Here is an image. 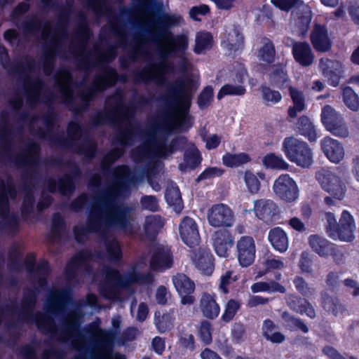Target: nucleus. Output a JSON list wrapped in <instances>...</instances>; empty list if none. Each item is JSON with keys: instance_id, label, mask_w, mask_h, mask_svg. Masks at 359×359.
Listing matches in <instances>:
<instances>
[{"instance_id": "9b49d317", "label": "nucleus", "mask_w": 359, "mask_h": 359, "mask_svg": "<svg viewBox=\"0 0 359 359\" xmlns=\"http://www.w3.org/2000/svg\"><path fill=\"white\" fill-rule=\"evenodd\" d=\"M43 121L46 126V131L39 128L37 135L41 139L46 140L60 148H69L71 142L62 135H55L53 129L57 121V113L53 106L48 107V111L43 116Z\"/></svg>"}, {"instance_id": "4be33fe9", "label": "nucleus", "mask_w": 359, "mask_h": 359, "mask_svg": "<svg viewBox=\"0 0 359 359\" xmlns=\"http://www.w3.org/2000/svg\"><path fill=\"white\" fill-rule=\"evenodd\" d=\"M172 264L173 256L170 248L160 245L154 250L149 261V266L152 271H163L170 269Z\"/></svg>"}, {"instance_id": "a878e982", "label": "nucleus", "mask_w": 359, "mask_h": 359, "mask_svg": "<svg viewBox=\"0 0 359 359\" xmlns=\"http://www.w3.org/2000/svg\"><path fill=\"white\" fill-rule=\"evenodd\" d=\"M235 243L231 232L223 229L216 231L213 236V247L216 254L221 257H228L231 248Z\"/></svg>"}, {"instance_id": "bf43d9fd", "label": "nucleus", "mask_w": 359, "mask_h": 359, "mask_svg": "<svg viewBox=\"0 0 359 359\" xmlns=\"http://www.w3.org/2000/svg\"><path fill=\"white\" fill-rule=\"evenodd\" d=\"M44 54L43 63L55 65V57L61 49V44L57 39L50 41L48 44L43 45Z\"/></svg>"}, {"instance_id": "c756f323", "label": "nucleus", "mask_w": 359, "mask_h": 359, "mask_svg": "<svg viewBox=\"0 0 359 359\" xmlns=\"http://www.w3.org/2000/svg\"><path fill=\"white\" fill-rule=\"evenodd\" d=\"M323 152L327 159L334 163H338L344 157V149L341 143L329 136L320 141Z\"/></svg>"}, {"instance_id": "c85d7f7f", "label": "nucleus", "mask_w": 359, "mask_h": 359, "mask_svg": "<svg viewBox=\"0 0 359 359\" xmlns=\"http://www.w3.org/2000/svg\"><path fill=\"white\" fill-rule=\"evenodd\" d=\"M193 262L196 269L203 275L210 276L215 269V257L211 250L199 248L194 253Z\"/></svg>"}, {"instance_id": "423d86ee", "label": "nucleus", "mask_w": 359, "mask_h": 359, "mask_svg": "<svg viewBox=\"0 0 359 359\" xmlns=\"http://www.w3.org/2000/svg\"><path fill=\"white\" fill-rule=\"evenodd\" d=\"M165 116L163 121L155 123L152 127V133H148L147 137L152 146L155 147L161 157H166L177 151L183 150L188 142L185 136H177L172 138L170 142L166 143L168 135L171 133V125Z\"/></svg>"}, {"instance_id": "37998d69", "label": "nucleus", "mask_w": 359, "mask_h": 359, "mask_svg": "<svg viewBox=\"0 0 359 359\" xmlns=\"http://www.w3.org/2000/svg\"><path fill=\"white\" fill-rule=\"evenodd\" d=\"M175 309H170L169 311L163 313L159 311L155 312L154 324L159 332L165 333L172 329L175 320Z\"/></svg>"}, {"instance_id": "4d7b16f0", "label": "nucleus", "mask_w": 359, "mask_h": 359, "mask_svg": "<svg viewBox=\"0 0 359 359\" xmlns=\"http://www.w3.org/2000/svg\"><path fill=\"white\" fill-rule=\"evenodd\" d=\"M65 330L61 332L60 335L63 340L65 339L67 336L72 335L81 339L83 335L81 332V322L79 319L72 316L64 323Z\"/></svg>"}, {"instance_id": "1a4fd4ad", "label": "nucleus", "mask_w": 359, "mask_h": 359, "mask_svg": "<svg viewBox=\"0 0 359 359\" xmlns=\"http://www.w3.org/2000/svg\"><path fill=\"white\" fill-rule=\"evenodd\" d=\"M321 123L333 135L345 138L349 132L342 115L331 105H325L320 114Z\"/></svg>"}, {"instance_id": "3c124183", "label": "nucleus", "mask_w": 359, "mask_h": 359, "mask_svg": "<svg viewBox=\"0 0 359 359\" xmlns=\"http://www.w3.org/2000/svg\"><path fill=\"white\" fill-rule=\"evenodd\" d=\"M163 226V222L161 216H147L144 226L146 236L150 240L155 239Z\"/></svg>"}, {"instance_id": "0e129e2a", "label": "nucleus", "mask_w": 359, "mask_h": 359, "mask_svg": "<svg viewBox=\"0 0 359 359\" xmlns=\"http://www.w3.org/2000/svg\"><path fill=\"white\" fill-rule=\"evenodd\" d=\"M241 303L236 299H230L228 300L224 313L221 316V320L226 323L231 321L241 309Z\"/></svg>"}, {"instance_id": "a18cd8bd", "label": "nucleus", "mask_w": 359, "mask_h": 359, "mask_svg": "<svg viewBox=\"0 0 359 359\" xmlns=\"http://www.w3.org/2000/svg\"><path fill=\"white\" fill-rule=\"evenodd\" d=\"M83 140V142L75 145L74 152L83 156L86 161H91L97 154V143L93 138L89 137L84 138Z\"/></svg>"}, {"instance_id": "e2e57ef3", "label": "nucleus", "mask_w": 359, "mask_h": 359, "mask_svg": "<svg viewBox=\"0 0 359 359\" xmlns=\"http://www.w3.org/2000/svg\"><path fill=\"white\" fill-rule=\"evenodd\" d=\"M343 101L345 105L351 111H357L359 109V97L354 90L349 86L343 89Z\"/></svg>"}, {"instance_id": "de8ad7c7", "label": "nucleus", "mask_w": 359, "mask_h": 359, "mask_svg": "<svg viewBox=\"0 0 359 359\" xmlns=\"http://www.w3.org/2000/svg\"><path fill=\"white\" fill-rule=\"evenodd\" d=\"M140 130V128L137 124L135 126L129 125L128 127L119 130L116 133L114 137V142L122 147L131 145L133 143L135 135L137 134Z\"/></svg>"}, {"instance_id": "2eb2a0df", "label": "nucleus", "mask_w": 359, "mask_h": 359, "mask_svg": "<svg viewBox=\"0 0 359 359\" xmlns=\"http://www.w3.org/2000/svg\"><path fill=\"white\" fill-rule=\"evenodd\" d=\"M273 189L276 195L285 202L290 203L298 198V187L288 174L280 175L275 180Z\"/></svg>"}, {"instance_id": "f704fd0d", "label": "nucleus", "mask_w": 359, "mask_h": 359, "mask_svg": "<svg viewBox=\"0 0 359 359\" xmlns=\"http://www.w3.org/2000/svg\"><path fill=\"white\" fill-rule=\"evenodd\" d=\"M92 253L88 249L76 252L66 264L65 273L68 280L76 278L78 269L92 259Z\"/></svg>"}, {"instance_id": "6e6552de", "label": "nucleus", "mask_w": 359, "mask_h": 359, "mask_svg": "<svg viewBox=\"0 0 359 359\" xmlns=\"http://www.w3.org/2000/svg\"><path fill=\"white\" fill-rule=\"evenodd\" d=\"M36 304L22 299L21 310L19 312L20 319L27 322H35L38 328L54 335L57 334V327L53 319L42 313L34 314Z\"/></svg>"}, {"instance_id": "dca6fc26", "label": "nucleus", "mask_w": 359, "mask_h": 359, "mask_svg": "<svg viewBox=\"0 0 359 359\" xmlns=\"http://www.w3.org/2000/svg\"><path fill=\"white\" fill-rule=\"evenodd\" d=\"M355 229V220L353 215L346 210L341 212L337 226L330 233V238L344 242H351L354 240Z\"/></svg>"}, {"instance_id": "a211bd4d", "label": "nucleus", "mask_w": 359, "mask_h": 359, "mask_svg": "<svg viewBox=\"0 0 359 359\" xmlns=\"http://www.w3.org/2000/svg\"><path fill=\"white\" fill-rule=\"evenodd\" d=\"M309 38L311 43L316 52L326 53L332 49L333 41L326 25L315 23Z\"/></svg>"}, {"instance_id": "69168bd1", "label": "nucleus", "mask_w": 359, "mask_h": 359, "mask_svg": "<svg viewBox=\"0 0 359 359\" xmlns=\"http://www.w3.org/2000/svg\"><path fill=\"white\" fill-rule=\"evenodd\" d=\"M246 93V89L241 85L225 84L219 89L217 95V98L219 100L227 95H243Z\"/></svg>"}, {"instance_id": "09e8293b", "label": "nucleus", "mask_w": 359, "mask_h": 359, "mask_svg": "<svg viewBox=\"0 0 359 359\" xmlns=\"http://www.w3.org/2000/svg\"><path fill=\"white\" fill-rule=\"evenodd\" d=\"M309 242L311 249L319 256L325 257L329 256L333 243L318 235H311Z\"/></svg>"}, {"instance_id": "79ce46f5", "label": "nucleus", "mask_w": 359, "mask_h": 359, "mask_svg": "<svg viewBox=\"0 0 359 359\" xmlns=\"http://www.w3.org/2000/svg\"><path fill=\"white\" fill-rule=\"evenodd\" d=\"M295 130L299 135L305 137L310 142H316L318 138L316 126L306 115L299 117L295 123Z\"/></svg>"}, {"instance_id": "864d4df0", "label": "nucleus", "mask_w": 359, "mask_h": 359, "mask_svg": "<svg viewBox=\"0 0 359 359\" xmlns=\"http://www.w3.org/2000/svg\"><path fill=\"white\" fill-rule=\"evenodd\" d=\"M109 231L104 238H102L104 241L105 249L107 254L109 260L114 262H118L121 260L123 257V252L121 245L118 240L113 238L109 240Z\"/></svg>"}, {"instance_id": "f03ea898", "label": "nucleus", "mask_w": 359, "mask_h": 359, "mask_svg": "<svg viewBox=\"0 0 359 359\" xmlns=\"http://www.w3.org/2000/svg\"><path fill=\"white\" fill-rule=\"evenodd\" d=\"M100 201L111 210V213L102 217L98 208H92L88 215L86 226L73 227L74 238L78 243H83L88 233H98L102 238H104L108 233V228L111 227L124 232L132 231L131 209L129 206L116 205L114 195L109 191L103 193Z\"/></svg>"}, {"instance_id": "f257e3e1", "label": "nucleus", "mask_w": 359, "mask_h": 359, "mask_svg": "<svg viewBox=\"0 0 359 359\" xmlns=\"http://www.w3.org/2000/svg\"><path fill=\"white\" fill-rule=\"evenodd\" d=\"M182 19L180 15L167 13L156 15L154 21L156 27L154 30L147 31L148 39L155 43L163 40L168 42V46L163 50H158V62L133 72L135 83H148L153 81L158 86L166 84V75L175 71V65L168 60L169 57H182L184 61L181 64V69H186L184 55L189 48L188 36L184 34H173L171 32V28L179 25Z\"/></svg>"}, {"instance_id": "338daca9", "label": "nucleus", "mask_w": 359, "mask_h": 359, "mask_svg": "<svg viewBox=\"0 0 359 359\" xmlns=\"http://www.w3.org/2000/svg\"><path fill=\"white\" fill-rule=\"evenodd\" d=\"M59 88L61 93V97L64 100V103L66 105L72 106L73 107L72 111L74 116H78L81 113L86 111L85 110H81L79 108V105L74 104V97L72 89L63 86H59Z\"/></svg>"}, {"instance_id": "e433bc0d", "label": "nucleus", "mask_w": 359, "mask_h": 359, "mask_svg": "<svg viewBox=\"0 0 359 359\" xmlns=\"http://www.w3.org/2000/svg\"><path fill=\"white\" fill-rule=\"evenodd\" d=\"M287 304L291 310L301 315H306L313 319L316 311L312 304L305 298L295 294H290L287 298Z\"/></svg>"}, {"instance_id": "c03bdc74", "label": "nucleus", "mask_w": 359, "mask_h": 359, "mask_svg": "<svg viewBox=\"0 0 359 359\" xmlns=\"http://www.w3.org/2000/svg\"><path fill=\"white\" fill-rule=\"evenodd\" d=\"M269 79L271 86L280 89L287 88L290 81L285 67L281 63L272 66V72L269 74Z\"/></svg>"}, {"instance_id": "774afa93", "label": "nucleus", "mask_w": 359, "mask_h": 359, "mask_svg": "<svg viewBox=\"0 0 359 359\" xmlns=\"http://www.w3.org/2000/svg\"><path fill=\"white\" fill-rule=\"evenodd\" d=\"M66 230V223L60 213H55L52 219L51 233L55 238L60 239L62 233Z\"/></svg>"}, {"instance_id": "b1692460", "label": "nucleus", "mask_w": 359, "mask_h": 359, "mask_svg": "<svg viewBox=\"0 0 359 359\" xmlns=\"http://www.w3.org/2000/svg\"><path fill=\"white\" fill-rule=\"evenodd\" d=\"M180 235L184 242L189 248L197 245L200 241L199 232L195 220L190 217H184L180 226Z\"/></svg>"}, {"instance_id": "6ab92c4d", "label": "nucleus", "mask_w": 359, "mask_h": 359, "mask_svg": "<svg viewBox=\"0 0 359 359\" xmlns=\"http://www.w3.org/2000/svg\"><path fill=\"white\" fill-rule=\"evenodd\" d=\"M256 245L252 236H243L236 242V255L242 267H248L255 259Z\"/></svg>"}, {"instance_id": "39448f33", "label": "nucleus", "mask_w": 359, "mask_h": 359, "mask_svg": "<svg viewBox=\"0 0 359 359\" xmlns=\"http://www.w3.org/2000/svg\"><path fill=\"white\" fill-rule=\"evenodd\" d=\"M135 112V107L125 104L123 90L117 89L113 94L106 97L104 111L97 112L92 116L90 123L93 127L106 124L119 126L133 117Z\"/></svg>"}, {"instance_id": "ea45409f", "label": "nucleus", "mask_w": 359, "mask_h": 359, "mask_svg": "<svg viewBox=\"0 0 359 359\" xmlns=\"http://www.w3.org/2000/svg\"><path fill=\"white\" fill-rule=\"evenodd\" d=\"M72 300V290L69 288L58 290L53 294L48 304V310L53 313L62 312Z\"/></svg>"}, {"instance_id": "20e7f679", "label": "nucleus", "mask_w": 359, "mask_h": 359, "mask_svg": "<svg viewBox=\"0 0 359 359\" xmlns=\"http://www.w3.org/2000/svg\"><path fill=\"white\" fill-rule=\"evenodd\" d=\"M194 85L192 79H177L170 87V95L164 97L169 106L176 107L180 115L179 121L173 125L177 131L186 133L193 126V117L189 111L194 97Z\"/></svg>"}, {"instance_id": "052dcab7", "label": "nucleus", "mask_w": 359, "mask_h": 359, "mask_svg": "<svg viewBox=\"0 0 359 359\" xmlns=\"http://www.w3.org/2000/svg\"><path fill=\"white\" fill-rule=\"evenodd\" d=\"M262 161L267 168L287 170L290 166L282 156H277L274 153L266 154Z\"/></svg>"}, {"instance_id": "6e6d98bb", "label": "nucleus", "mask_w": 359, "mask_h": 359, "mask_svg": "<svg viewBox=\"0 0 359 359\" xmlns=\"http://www.w3.org/2000/svg\"><path fill=\"white\" fill-rule=\"evenodd\" d=\"M223 164L228 168H237L243 164H246L251 161L249 154L245 152L239 154L226 153L222 156Z\"/></svg>"}, {"instance_id": "7ed1b4c3", "label": "nucleus", "mask_w": 359, "mask_h": 359, "mask_svg": "<svg viewBox=\"0 0 359 359\" xmlns=\"http://www.w3.org/2000/svg\"><path fill=\"white\" fill-rule=\"evenodd\" d=\"M104 281L100 285V293L106 299L116 298L123 289H127L133 284L151 285L154 282V276L151 272L141 273L135 270L122 275L121 272L110 266H105L102 269Z\"/></svg>"}, {"instance_id": "8fccbe9b", "label": "nucleus", "mask_w": 359, "mask_h": 359, "mask_svg": "<svg viewBox=\"0 0 359 359\" xmlns=\"http://www.w3.org/2000/svg\"><path fill=\"white\" fill-rule=\"evenodd\" d=\"M276 325L271 319H266L263 322L262 335L273 344H280L285 339V336L280 332H275Z\"/></svg>"}, {"instance_id": "a19ab883", "label": "nucleus", "mask_w": 359, "mask_h": 359, "mask_svg": "<svg viewBox=\"0 0 359 359\" xmlns=\"http://www.w3.org/2000/svg\"><path fill=\"white\" fill-rule=\"evenodd\" d=\"M66 165L71 168L70 172L63 175L59 178L60 188H67L73 194L76 189V180L81 176L80 167L74 162L67 161Z\"/></svg>"}, {"instance_id": "aec40b11", "label": "nucleus", "mask_w": 359, "mask_h": 359, "mask_svg": "<svg viewBox=\"0 0 359 359\" xmlns=\"http://www.w3.org/2000/svg\"><path fill=\"white\" fill-rule=\"evenodd\" d=\"M175 287L178 292L182 305H192L196 298L193 295L196 285L194 282L187 275L178 273L172 278Z\"/></svg>"}, {"instance_id": "412c9836", "label": "nucleus", "mask_w": 359, "mask_h": 359, "mask_svg": "<svg viewBox=\"0 0 359 359\" xmlns=\"http://www.w3.org/2000/svg\"><path fill=\"white\" fill-rule=\"evenodd\" d=\"M78 19L80 22L79 27L75 33L74 43L72 48L75 53L82 55L93 36V31L88 25L87 17L84 13H80Z\"/></svg>"}, {"instance_id": "7c9ffc66", "label": "nucleus", "mask_w": 359, "mask_h": 359, "mask_svg": "<svg viewBox=\"0 0 359 359\" xmlns=\"http://www.w3.org/2000/svg\"><path fill=\"white\" fill-rule=\"evenodd\" d=\"M199 309L204 318L208 320L216 319L220 313V306L217 302L215 294L203 292L199 301Z\"/></svg>"}, {"instance_id": "9d476101", "label": "nucleus", "mask_w": 359, "mask_h": 359, "mask_svg": "<svg viewBox=\"0 0 359 359\" xmlns=\"http://www.w3.org/2000/svg\"><path fill=\"white\" fill-rule=\"evenodd\" d=\"M112 165V163L106 161L105 157H103L100 162L101 170L103 174L111 172L115 185L119 189H126L129 184H136L141 181V177L132 173L128 165H118L113 170L111 169Z\"/></svg>"}, {"instance_id": "f3484780", "label": "nucleus", "mask_w": 359, "mask_h": 359, "mask_svg": "<svg viewBox=\"0 0 359 359\" xmlns=\"http://www.w3.org/2000/svg\"><path fill=\"white\" fill-rule=\"evenodd\" d=\"M208 219L213 227H231L235 220L232 210L223 203L215 204L208 210Z\"/></svg>"}, {"instance_id": "72a5a7b5", "label": "nucleus", "mask_w": 359, "mask_h": 359, "mask_svg": "<svg viewBox=\"0 0 359 359\" xmlns=\"http://www.w3.org/2000/svg\"><path fill=\"white\" fill-rule=\"evenodd\" d=\"M28 175L22 174V180L24 184L22 186V190L25 192V196L20 208L21 217L24 220H27L30 214L34 212V207L35 204V197L32 191V186L28 180Z\"/></svg>"}, {"instance_id": "473e14b6", "label": "nucleus", "mask_w": 359, "mask_h": 359, "mask_svg": "<svg viewBox=\"0 0 359 359\" xmlns=\"http://www.w3.org/2000/svg\"><path fill=\"white\" fill-rule=\"evenodd\" d=\"M117 56V50L114 46L109 45L106 50L100 53L99 59L96 63H93L89 57V55L79 60L77 67L79 69H83L87 72L90 67L93 65L103 67L108 65L109 63L113 62Z\"/></svg>"}, {"instance_id": "603ef678", "label": "nucleus", "mask_w": 359, "mask_h": 359, "mask_svg": "<svg viewBox=\"0 0 359 359\" xmlns=\"http://www.w3.org/2000/svg\"><path fill=\"white\" fill-rule=\"evenodd\" d=\"M263 45L258 50V57L267 64H273L276 59V50L273 42L264 37L262 39Z\"/></svg>"}, {"instance_id": "bb28decb", "label": "nucleus", "mask_w": 359, "mask_h": 359, "mask_svg": "<svg viewBox=\"0 0 359 359\" xmlns=\"http://www.w3.org/2000/svg\"><path fill=\"white\" fill-rule=\"evenodd\" d=\"M320 65L328 83L333 87L339 86L344 73L342 63L337 60L326 58L325 60H320Z\"/></svg>"}, {"instance_id": "13d9d810", "label": "nucleus", "mask_w": 359, "mask_h": 359, "mask_svg": "<svg viewBox=\"0 0 359 359\" xmlns=\"http://www.w3.org/2000/svg\"><path fill=\"white\" fill-rule=\"evenodd\" d=\"M165 199L168 205L172 207L175 212H180L182 211L183 202L178 187L167 189L165 193Z\"/></svg>"}, {"instance_id": "5fc2aeb1", "label": "nucleus", "mask_w": 359, "mask_h": 359, "mask_svg": "<svg viewBox=\"0 0 359 359\" xmlns=\"http://www.w3.org/2000/svg\"><path fill=\"white\" fill-rule=\"evenodd\" d=\"M213 46V37L209 32H201L197 33L195 40L194 52L200 55L210 50Z\"/></svg>"}, {"instance_id": "0eeeda50", "label": "nucleus", "mask_w": 359, "mask_h": 359, "mask_svg": "<svg viewBox=\"0 0 359 359\" xmlns=\"http://www.w3.org/2000/svg\"><path fill=\"white\" fill-rule=\"evenodd\" d=\"M282 151L290 162L303 168H309L313 163V153L308 143L293 136L284 139Z\"/></svg>"}, {"instance_id": "cd10ccee", "label": "nucleus", "mask_w": 359, "mask_h": 359, "mask_svg": "<svg viewBox=\"0 0 359 359\" xmlns=\"http://www.w3.org/2000/svg\"><path fill=\"white\" fill-rule=\"evenodd\" d=\"M0 217L4 220L1 227L11 232L16 233L20 227L18 214L10 212V203L6 194H0Z\"/></svg>"}, {"instance_id": "ddd939ff", "label": "nucleus", "mask_w": 359, "mask_h": 359, "mask_svg": "<svg viewBox=\"0 0 359 359\" xmlns=\"http://www.w3.org/2000/svg\"><path fill=\"white\" fill-rule=\"evenodd\" d=\"M316 177L323 190L333 198L341 200L345 196L346 186L340 177L330 170H323L316 173Z\"/></svg>"}, {"instance_id": "4c0bfd02", "label": "nucleus", "mask_w": 359, "mask_h": 359, "mask_svg": "<svg viewBox=\"0 0 359 359\" xmlns=\"http://www.w3.org/2000/svg\"><path fill=\"white\" fill-rule=\"evenodd\" d=\"M45 83L40 77L30 79L25 82L27 102L30 106L36 105L40 100V92L45 88Z\"/></svg>"}, {"instance_id": "f8f14e48", "label": "nucleus", "mask_w": 359, "mask_h": 359, "mask_svg": "<svg viewBox=\"0 0 359 359\" xmlns=\"http://www.w3.org/2000/svg\"><path fill=\"white\" fill-rule=\"evenodd\" d=\"M84 331L89 335L97 336V345L101 351V355L107 359H126V356L121 353H112V337L113 335L109 332H106L99 327V325L95 323H90Z\"/></svg>"}, {"instance_id": "c9c22d12", "label": "nucleus", "mask_w": 359, "mask_h": 359, "mask_svg": "<svg viewBox=\"0 0 359 359\" xmlns=\"http://www.w3.org/2000/svg\"><path fill=\"white\" fill-rule=\"evenodd\" d=\"M41 1L46 7H51L60 11L55 32L61 39H65L68 36L67 27L69 22L71 9L52 4L53 0H41Z\"/></svg>"}, {"instance_id": "393cba45", "label": "nucleus", "mask_w": 359, "mask_h": 359, "mask_svg": "<svg viewBox=\"0 0 359 359\" xmlns=\"http://www.w3.org/2000/svg\"><path fill=\"white\" fill-rule=\"evenodd\" d=\"M253 211L255 216L265 222H272L278 217V206L269 199H259L254 201Z\"/></svg>"}, {"instance_id": "4468645a", "label": "nucleus", "mask_w": 359, "mask_h": 359, "mask_svg": "<svg viewBox=\"0 0 359 359\" xmlns=\"http://www.w3.org/2000/svg\"><path fill=\"white\" fill-rule=\"evenodd\" d=\"M100 67L102 74L95 75L91 83V86L99 93L114 86L118 81L126 82L127 76L125 74H118L116 68L109 65H103Z\"/></svg>"}, {"instance_id": "58836bf2", "label": "nucleus", "mask_w": 359, "mask_h": 359, "mask_svg": "<svg viewBox=\"0 0 359 359\" xmlns=\"http://www.w3.org/2000/svg\"><path fill=\"white\" fill-rule=\"evenodd\" d=\"M0 61L4 69L9 70L11 74H25L26 67L31 69L34 66V60H27L26 67L23 62H18L17 65L11 66V60L8 49L3 45H0Z\"/></svg>"}, {"instance_id": "5701e85b", "label": "nucleus", "mask_w": 359, "mask_h": 359, "mask_svg": "<svg viewBox=\"0 0 359 359\" xmlns=\"http://www.w3.org/2000/svg\"><path fill=\"white\" fill-rule=\"evenodd\" d=\"M40 145L32 140L26 144V149L13 160L18 167L36 166L39 162Z\"/></svg>"}, {"instance_id": "49530a36", "label": "nucleus", "mask_w": 359, "mask_h": 359, "mask_svg": "<svg viewBox=\"0 0 359 359\" xmlns=\"http://www.w3.org/2000/svg\"><path fill=\"white\" fill-rule=\"evenodd\" d=\"M268 238L273 248L280 252H285L288 248V238L285 231L280 227L271 229Z\"/></svg>"}, {"instance_id": "2f4dec72", "label": "nucleus", "mask_w": 359, "mask_h": 359, "mask_svg": "<svg viewBox=\"0 0 359 359\" xmlns=\"http://www.w3.org/2000/svg\"><path fill=\"white\" fill-rule=\"evenodd\" d=\"M292 53L294 60L302 67H309L314 62L315 55L306 41H294L292 46Z\"/></svg>"}, {"instance_id": "680f3d73", "label": "nucleus", "mask_w": 359, "mask_h": 359, "mask_svg": "<svg viewBox=\"0 0 359 359\" xmlns=\"http://www.w3.org/2000/svg\"><path fill=\"white\" fill-rule=\"evenodd\" d=\"M37 274L40 275L38 278V287L41 289H46L48 287V276L50 272V267L48 262L46 259H41L36 267Z\"/></svg>"}]
</instances>
